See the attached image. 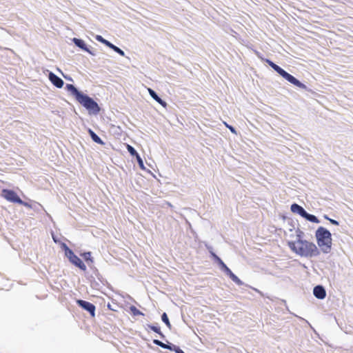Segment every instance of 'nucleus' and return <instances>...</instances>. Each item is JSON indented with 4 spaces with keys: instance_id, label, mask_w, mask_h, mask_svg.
Returning a JSON list of instances; mask_svg holds the SVG:
<instances>
[{
    "instance_id": "obj_5",
    "label": "nucleus",
    "mask_w": 353,
    "mask_h": 353,
    "mask_svg": "<svg viewBox=\"0 0 353 353\" xmlns=\"http://www.w3.org/2000/svg\"><path fill=\"white\" fill-rule=\"evenodd\" d=\"M214 263L217 264L219 269L236 285L239 286L244 285V282H243L235 274L233 273V272L227 266L220 257L215 260Z\"/></svg>"
},
{
    "instance_id": "obj_24",
    "label": "nucleus",
    "mask_w": 353,
    "mask_h": 353,
    "mask_svg": "<svg viewBox=\"0 0 353 353\" xmlns=\"http://www.w3.org/2000/svg\"><path fill=\"white\" fill-rule=\"evenodd\" d=\"M94 38H95V39H96L97 41H99V42H100V43H101L104 44L105 46H107V47H108V48L110 47V45H111V43H112L110 41H108V40L105 39V38H103L101 35H99V34H97V35L94 37Z\"/></svg>"
},
{
    "instance_id": "obj_40",
    "label": "nucleus",
    "mask_w": 353,
    "mask_h": 353,
    "mask_svg": "<svg viewBox=\"0 0 353 353\" xmlns=\"http://www.w3.org/2000/svg\"><path fill=\"white\" fill-rule=\"evenodd\" d=\"M153 343L157 346H159L161 345V343L162 342L161 341L159 340V339H153L152 341Z\"/></svg>"
},
{
    "instance_id": "obj_27",
    "label": "nucleus",
    "mask_w": 353,
    "mask_h": 353,
    "mask_svg": "<svg viewBox=\"0 0 353 353\" xmlns=\"http://www.w3.org/2000/svg\"><path fill=\"white\" fill-rule=\"evenodd\" d=\"M126 149H127L128 152H129V154L134 158H136L137 156L139 155V154L136 150V149L131 145L127 144Z\"/></svg>"
},
{
    "instance_id": "obj_39",
    "label": "nucleus",
    "mask_w": 353,
    "mask_h": 353,
    "mask_svg": "<svg viewBox=\"0 0 353 353\" xmlns=\"http://www.w3.org/2000/svg\"><path fill=\"white\" fill-rule=\"evenodd\" d=\"M107 307H108L110 310L114 311V312H117V308H115V307H113L112 306V305H111L110 303H108V305H107Z\"/></svg>"
},
{
    "instance_id": "obj_38",
    "label": "nucleus",
    "mask_w": 353,
    "mask_h": 353,
    "mask_svg": "<svg viewBox=\"0 0 353 353\" xmlns=\"http://www.w3.org/2000/svg\"><path fill=\"white\" fill-rule=\"evenodd\" d=\"M329 221L334 225H339V222L335 219H331Z\"/></svg>"
},
{
    "instance_id": "obj_42",
    "label": "nucleus",
    "mask_w": 353,
    "mask_h": 353,
    "mask_svg": "<svg viewBox=\"0 0 353 353\" xmlns=\"http://www.w3.org/2000/svg\"><path fill=\"white\" fill-rule=\"evenodd\" d=\"M163 349H165L166 347V343H163V341L161 343V345H159Z\"/></svg>"
},
{
    "instance_id": "obj_18",
    "label": "nucleus",
    "mask_w": 353,
    "mask_h": 353,
    "mask_svg": "<svg viewBox=\"0 0 353 353\" xmlns=\"http://www.w3.org/2000/svg\"><path fill=\"white\" fill-rule=\"evenodd\" d=\"M72 41L77 47H78L83 51L87 50V46L88 45L85 43V41L83 39L81 38L74 37L72 39Z\"/></svg>"
},
{
    "instance_id": "obj_30",
    "label": "nucleus",
    "mask_w": 353,
    "mask_h": 353,
    "mask_svg": "<svg viewBox=\"0 0 353 353\" xmlns=\"http://www.w3.org/2000/svg\"><path fill=\"white\" fill-rule=\"evenodd\" d=\"M18 204L23 205V206H25V207H26V208H28L29 209L34 208L33 203H30V202L24 201L21 199V200H20V201L19 202Z\"/></svg>"
},
{
    "instance_id": "obj_32",
    "label": "nucleus",
    "mask_w": 353,
    "mask_h": 353,
    "mask_svg": "<svg viewBox=\"0 0 353 353\" xmlns=\"http://www.w3.org/2000/svg\"><path fill=\"white\" fill-rule=\"evenodd\" d=\"M57 70L61 74V75L65 80L72 81V82L73 81V79L72 78L71 76L64 74L59 68H57Z\"/></svg>"
},
{
    "instance_id": "obj_41",
    "label": "nucleus",
    "mask_w": 353,
    "mask_h": 353,
    "mask_svg": "<svg viewBox=\"0 0 353 353\" xmlns=\"http://www.w3.org/2000/svg\"><path fill=\"white\" fill-rule=\"evenodd\" d=\"M289 225H290V227H292V228L290 229V231H292L293 230L295 229L294 223L292 220H291L289 222Z\"/></svg>"
},
{
    "instance_id": "obj_15",
    "label": "nucleus",
    "mask_w": 353,
    "mask_h": 353,
    "mask_svg": "<svg viewBox=\"0 0 353 353\" xmlns=\"http://www.w3.org/2000/svg\"><path fill=\"white\" fill-rule=\"evenodd\" d=\"M261 59L266 63L269 66H270L279 76L281 75V74L285 70L283 68H282L279 65L276 64L274 61H272L271 59L265 58Z\"/></svg>"
},
{
    "instance_id": "obj_1",
    "label": "nucleus",
    "mask_w": 353,
    "mask_h": 353,
    "mask_svg": "<svg viewBox=\"0 0 353 353\" xmlns=\"http://www.w3.org/2000/svg\"><path fill=\"white\" fill-rule=\"evenodd\" d=\"M65 90L88 111L90 115H97L100 113L101 108L98 103L74 84L67 83Z\"/></svg>"
},
{
    "instance_id": "obj_11",
    "label": "nucleus",
    "mask_w": 353,
    "mask_h": 353,
    "mask_svg": "<svg viewBox=\"0 0 353 353\" xmlns=\"http://www.w3.org/2000/svg\"><path fill=\"white\" fill-rule=\"evenodd\" d=\"M48 71V77L51 83L57 88H63L64 85V81L61 78L55 74L53 72Z\"/></svg>"
},
{
    "instance_id": "obj_17",
    "label": "nucleus",
    "mask_w": 353,
    "mask_h": 353,
    "mask_svg": "<svg viewBox=\"0 0 353 353\" xmlns=\"http://www.w3.org/2000/svg\"><path fill=\"white\" fill-rule=\"evenodd\" d=\"M87 132L91 138L92 141L101 145H104L105 142L99 137L91 128H88Z\"/></svg>"
},
{
    "instance_id": "obj_12",
    "label": "nucleus",
    "mask_w": 353,
    "mask_h": 353,
    "mask_svg": "<svg viewBox=\"0 0 353 353\" xmlns=\"http://www.w3.org/2000/svg\"><path fill=\"white\" fill-rule=\"evenodd\" d=\"M312 293L314 296L319 300L324 299L327 295L325 288L321 284L315 285L313 288Z\"/></svg>"
},
{
    "instance_id": "obj_37",
    "label": "nucleus",
    "mask_w": 353,
    "mask_h": 353,
    "mask_svg": "<svg viewBox=\"0 0 353 353\" xmlns=\"http://www.w3.org/2000/svg\"><path fill=\"white\" fill-rule=\"evenodd\" d=\"M33 206H34V208H32V209L34 210V211H38L39 207L42 208V206L39 203H36V202H34V203L33 204Z\"/></svg>"
},
{
    "instance_id": "obj_2",
    "label": "nucleus",
    "mask_w": 353,
    "mask_h": 353,
    "mask_svg": "<svg viewBox=\"0 0 353 353\" xmlns=\"http://www.w3.org/2000/svg\"><path fill=\"white\" fill-rule=\"evenodd\" d=\"M287 245L292 252L301 257L313 258L321 254L319 248L313 242L307 240L297 244L287 242Z\"/></svg>"
},
{
    "instance_id": "obj_46",
    "label": "nucleus",
    "mask_w": 353,
    "mask_h": 353,
    "mask_svg": "<svg viewBox=\"0 0 353 353\" xmlns=\"http://www.w3.org/2000/svg\"><path fill=\"white\" fill-rule=\"evenodd\" d=\"M53 241L55 242V243H57L58 242V240L56 237L53 236Z\"/></svg>"
},
{
    "instance_id": "obj_33",
    "label": "nucleus",
    "mask_w": 353,
    "mask_h": 353,
    "mask_svg": "<svg viewBox=\"0 0 353 353\" xmlns=\"http://www.w3.org/2000/svg\"><path fill=\"white\" fill-rule=\"evenodd\" d=\"M85 52H87L88 53H89L90 54L92 55V56H96L97 55V53H96V50H94L91 46H87V50H84Z\"/></svg>"
},
{
    "instance_id": "obj_34",
    "label": "nucleus",
    "mask_w": 353,
    "mask_h": 353,
    "mask_svg": "<svg viewBox=\"0 0 353 353\" xmlns=\"http://www.w3.org/2000/svg\"><path fill=\"white\" fill-rule=\"evenodd\" d=\"M90 284H91V286L92 288H97L99 286V284L98 282H97L94 277L92 276H91V279H90Z\"/></svg>"
},
{
    "instance_id": "obj_35",
    "label": "nucleus",
    "mask_w": 353,
    "mask_h": 353,
    "mask_svg": "<svg viewBox=\"0 0 353 353\" xmlns=\"http://www.w3.org/2000/svg\"><path fill=\"white\" fill-rule=\"evenodd\" d=\"M210 256L213 261L219 258V256L213 250H210Z\"/></svg>"
},
{
    "instance_id": "obj_26",
    "label": "nucleus",
    "mask_w": 353,
    "mask_h": 353,
    "mask_svg": "<svg viewBox=\"0 0 353 353\" xmlns=\"http://www.w3.org/2000/svg\"><path fill=\"white\" fill-rule=\"evenodd\" d=\"M161 321L166 325V326L171 330L172 329V325L170 322L168 316L166 312H163V314L161 316Z\"/></svg>"
},
{
    "instance_id": "obj_14",
    "label": "nucleus",
    "mask_w": 353,
    "mask_h": 353,
    "mask_svg": "<svg viewBox=\"0 0 353 353\" xmlns=\"http://www.w3.org/2000/svg\"><path fill=\"white\" fill-rule=\"evenodd\" d=\"M261 59L266 63L269 66H270L279 76L281 75V74L285 70L283 68H282L279 65L276 64L274 61H272L271 59L265 58Z\"/></svg>"
},
{
    "instance_id": "obj_7",
    "label": "nucleus",
    "mask_w": 353,
    "mask_h": 353,
    "mask_svg": "<svg viewBox=\"0 0 353 353\" xmlns=\"http://www.w3.org/2000/svg\"><path fill=\"white\" fill-rule=\"evenodd\" d=\"M281 77L290 83L294 85V86L305 90L307 92L314 93L312 89L309 88L305 84L302 83L301 81H299L298 79H296L291 74L288 73L287 71L284 70L283 72L281 74Z\"/></svg>"
},
{
    "instance_id": "obj_21",
    "label": "nucleus",
    "mask_w": 353,
    "mask_h": 353,
    "mask_svg": "<svg viewBox=\"0 0 353 353\" xmlns=\"http://www.w3.org/2000/svg\"><path fill=\"white\" fill-rule=\"evenodd\" d=\"M303 219H305L306 221L309 222L314 223H319L321 222V221L316 216L312 214H310L307 212H305Z\"/></svg>"
},
{
    "instance_id": "obj_19",
    "label": "nucleus",
    "mask_w": 353,
    "mask_h": 353,
    "mask_svg": "<svg viewBox=\"0 0 353 353\" xmlns=\"http://www.w3.org/2000/svg\"><path fill=\"white\" fill-rule=\"evenodd\" d=\"M146 327L150 330H152L153 332H154L155 333L158 334L161 339H165V334L161 332V328L157 323L154 324H147Z\"/></svg>"
},
{
    "instance_id": "obj_6",
    "label": "nucleus",
    "mask_w": 353,
    "mask_h": 353,
    "mask_svg": "<svg viewBox=\"0 0 353 353\" xmlns=\"http://www.w3.org/2000/svg\"><path fill=\"white\" fill-rule=\"evenodd\" d=\"M281 77L290 83L294 85V86L305 90L307 92L314 93L312 89L309 88L305 84L302 83L301 81H299L298 79H296L291 74L288 73L287 71L284 70L283 72L281 74Z\"/></svg>"
},
{
    "instance_id": "obj_10",
    "label": "nucleus",
    "mask_w": 353,
    "mask_h": 353,
    "mask_svg": "<svg viewBox=\"0 0 353 353\" xmlns=\"http://www.w3.org/2000/svg\"><path fill=\"white\" fill-rule=\"evenodd\" d=\"M76 303L79 307L87 311L92 317L95 316L96 307L93 303L83 299H76Z\"/></svg>"
},
{
    "instance_id": "obj_9",
    "label": "nucleus",
    "mask_w": 353,
    "mask_h": 353,
    "mask_svg": "<svg viewBox=\"0 0 353 353\" xmlns=\"http://www.w3.org/2000/svg\"><path fill=\"white\" fill-rule=\"evenodd\" d=\"M66 258L68 259L69 262L74 265L75 267L78 268L79 270L85 272L87 270L86 265L84 263V262L82 261L81 258H79L74 251L71 252Z\"/></svg>"
},
{
    "instance_id": "obj_28",
    "label": "nucleus",
    "mask_w": 353,
    "mask_h": 353,
    "mask_svg": "<svg viewBox=\"0 0 353 353\" xmlns=\"http://www.w3.org/2000/svg\"><path fill=\"white\" fill-rule=\"evenodd\" d=\"M109 48L112 49L114 52H117V54H119V55H121L122 57L125 56V52L122 49L119 48L118 46L113 44L112 43L110 46Z\"/></svg>"
},
{
    "instance_id": "obj_23",
    "label": "nucleus",
    "mask_w": 353,
    "mask_h": 353,
    "mask_svg": "<svg viewBox=\"0 0 353 353\" xmlns=\"http://www.w3.org/2000/svg\"><path fill=\"white\" fill-rule=\"evenodd\" d=\"M130 311L132 316H144L145 314L140 311L139 309H137L134 305H131L129 307Z\"/></svg>"
},
{
    "instance_id": "obj_8",
    "label": "nucleus",
    "mask_w": 353,
    "mask_h": 353,
    "mask_svg": "<svg viewBox=\"0 0 353 353\" xmlns=\"http://www.w3.org/2000/svg\"><path fill=\"white\" fill-rule=\"evenodd\" d=\"M1 196L8 201L13 203L18 204L21 200L17 193L12 189L3 188L1 192Z\"/></svg>"
},
{
    "instance_id": "obj_13",
    "label": "nucleus",
    "mask_w": 353,
    "mask_h": 353,
    "mask_svg": "<svg viewBox=\"0 0 353 353\" xmlns=\"http://www.w3.org/2000/svg\"><path fill=\"white\" fill-rule=\"evenodd\" d=\"M148 93L150 94V96L155 101H157L159 104H160L162 107L163 108H166V106L168 105L167 103L165 101L163 100L159 96V94H157V92L154 90L153 89L150 88H148Z\"/></svg>"
},
{
    "instance_id": "obj_29",
    "label": "nucleus",
    "mask_w": 353,
    "mask_h": 353,
    "mask_svg": "<svg viewBox=\"0 0 353 353\" xmlns=\"http://www.w3.org/2000/svg\"><path fill=\"white\" fill-rule=\"evenodd\" d=\"M135 159L137 161V163H138L140 169L145 170L146 168L144 165L143 161L142 158L141 157L140 154L139 156H137Z\"/></svg>"
},
{
    "instance_id": "obj_43",
    "label": "nucleus",
    "mask_w": 353,
    "mask_h": 353,
    "mask_svg": "<svg viewBox=\"0 0 353 353\" xmlns=\"http://www.w3.org/2000/svg\"><path fill=\"white\" fill-rule=\"evenodd\" d=\"M205 246L209 252H210V250H213V248L212 246L208 245H205Z\"/></svg>"
},
{
    "instance_id": "obj_25",
    "label": "nucleus",
    "mask_w": 353,
    "mask_h": 353,
    "mask_svg": "<svg viewBox=\"0 0 353 353\" xmlns=\"http://www.w3.org/2000/svg\"><path fill=\"white\" fill-rule=\"evenodd\" d=\"M60 248L64 252V255L66 257L70 253H71V252H72L73 250L72 249H70L68 245L64 243V242H61L60 243Z\"/></svg>"
},
{
    "instance_id": "obj_22",
    "label": "nucleus",
    "mask_w": 353,
    "mask_h": 353,
    "mask_svg": "<svg viewBox=\"0 0 353 353\" xmlns=\"http://www.w3.org/2000/svg\"><path fill=\"white\" fill-rule=\"evenodd\" d=\"M166 341V347L165 350H168L172 352H174L176 353L178 350L180 349V347L179 345H176L170 341H168L166 338L164 339Z\"/></svg>"
},
{
    "instance_id": "obj_44",
    "label": "nucleus",
    "mask_w": 353,
    "mask_h": 353,
    "mask_svg": "<svg viewBox=\"0 0 353 353\" xmlns=\"http://www.w3.org/2000/svg\"><path fill=\"white\" fill-rule=\"evenodd\" d=\"M323 218L327 221H330L331 219V218H330L329 216L327 214H324Z\"/></svg>"
},
{
    "instance_id": "obj_31",
    "label": "nucleus",
    "mask_w": 353,
    "mask_h": 353,
    "mask_svg": "<svg viewBox=\"0 0 353 353\" xmlns=\"http://www.w3.org/2000/svg\"><path fill=\"white\" fill-rule=\"evenodd\" d=\"M224 124L225 127L234 134H237V130L232 125H230L227 123L226 122H224Z\"/></svg>"
},
{
    "instance_id": "obj_20",
    "label": "nucleus",
    "mask_w": 353,
    "mask_h": 353,
    "mask_svg": "<svg viewBox=\"0 0 353 353\" xmlns=\"http://www.w3.org/2000/svg\"><path fill=\"white\" fill-rule=\"evenodd\" d=\"M304 236H305L304 232L300 228H298L296 230V241H288L287 242H292V243H294L295 244L300 243L302 241H306L305 239H303Z\"/></svg>"
},
{
    "instance_id": "obj_3",
    "label": "nucleus",
    "mask_w": 353,
    "mask_h": 353,
    "mask_svg": "<svg viewBox=\"0 0 353 353\" xmlns=\"http://www.w3.org/2000/svg\"><path fill=\"white\" fill-rule=\"evenodd\" d=\"M315 238L320 252L324 254L330 253L332 246L330 231L323 226H319L315 231Z\"/></svg>"
},
{
    "instance_id": "obj_45",
    "label": "nucleus",
    "mask_w": 353,
    "mask_h": 353,
    "mask_svg": "<svg viewBox=\"0 0 353 353\" xmlns=\"http://www.w3.org/2000/svg\"><path fill=\"white\" fill-rule=\"evenodd\" d=\"M176 353H185L181 347Z\"/></svg>"
},
{
    "instance_id": "obj_47",
    "label": "nucleus",
    "mask_w": 353,
    "mask_h": 353,
    "mask_svg": "<svg viewBox=\"0 0 353 353\" xmlns=\"http://www.w3.org/2000/svg\"><path fill=\"white\" fill-rule=\"evenodd\" d=\"M168 205L170 206H172V205L170 204V203H168Z\"/></svg>"
},
{
    "instance_id": "obj_16",
    "label": "nucleus",
    "mask_w": 353,
    "mask_h": 353,
    "mask_svg": "<svg viewBox=\"0 0 353 353\" xmlns=\"http://www.w3.org/2000/svg\"><path fill=\"white\" fill-rule=\"evenodd\" d=\"M290 210L292 213L299 214L303 218L305 212H307L303 207L296 203H293L290 206Z\"/></svg>"
},
{
    "instance_id": "obj_4",
    "label": "nucleus",
    "mask_w": 353,
    "mask_h": 353,
    "mask_svg": "<svg viewBox=\"0 0 353 353\" xmlns=\"http://www.w3.org/2000/svg\"><path fill=\"white\" fill-rule=\"evenodd\" d=\"M80 256L83 259V260L88 263L90 268L93 271V274L96 276L97 279L105 285H107L108 288H110V284L108 282V281L102 276L100 274L99 270L94 265V260L92 256V252L90 251H84L80 253Z\"/></svg>"
},
{
    "instance_id": "obj_36",
    "label": "nucleus",
    "mask_w": 353,
    "mask_h": 353,
    "mask_svg": "<svg viewBox=\"0 0 353 353\" xmlns=\"http://www.w3.org/2000/svg\"><path fill=\"white\" fill-rule=\"evenodd\" d=\"M245 285V286H246V287H248V288H250L252 289V290H254L255 292H258L261 296H263V292H262L261 291H260L259 290H258V289H256V288H253V287H252V286L249 285L248 284H245V283H244V285Z\"/></svg>"
}]
</instances>
